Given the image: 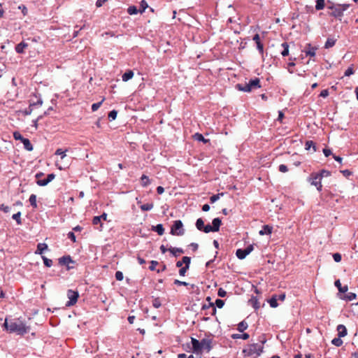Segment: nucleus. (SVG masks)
Here are the masks:
<instances>
[{
    "label": "nucleus",
    "mask_w": 358,
    "mask_h": 358,
    "mask_svg": "<svg viewBox=\"0 0 358 358\" xmlns=\"http://www.w3.org/2000/svg\"><path fill=\"white\" fill-rule=\"evenodd\" d=\"M336 330L338 331V337H344L347 335V329L343 324H339L337 326Z\"/></svg>",
    "instance_id": "f8f14e48"
},
{
    "label": "nucleus",
    "mask_w": 358,
    "mask_h": 358,
    "mask_svg": "<svg viewBox=\"0 0 358 358\" xmlns=\"http://www.w3.org/2000/svg\"><path fill=\"white\" fill-rule=\"evenodd\" d=\"M203 231H204L205 233H209L210 231H213V229L211 225L207 224V225L204 226Z\"/></svg>",
    "instance_id": "680f3d73"
},
{
    "label": "nucleus",
    "mask_w": 358,
    "mask_h": 358,
    "mask_svg": "<svg viewBox=\"0 0 358 358\" xmlns=\"http://www.w3.org/2000/svg\"><path fill=\"white\" fill-rule=\"evenodd\" d=\"M103 100H104V99H102L101 101H99V102H97V103H93V104L92 105V111H94H94L97 110L99 108V107L101 106V104H102V103H103Z\"/></svg>",
    "instance_id": "79ce46f5"
},
{
    "label": "nucleus",
    "mask_w": 358,
    "mask_h": 358,
    "mask_svg": "<svg viewBox=\"0 0 358 358\" xmlns=\"http://www.w3.org/2000/svg\"><path fill=\"white\" fill-rule=\"evenodd\" d=\"M257 45V48L260 54V55L262 57L264 56V45L262 42H258L257 43H256Z\"/></svg>",
    "instance_id": "58836bf2"
},
{
    "label": "nucleus",
    "mask_w": 358,
    "mask_h": 358,
    "mask_svg": "<svg viewBox=\"0 0 358 358\" xmlns=\"http://www.w3.org/2000/svg\"><path fill=\"white\" fill-rule=\"evenodd\" d=\"M71 262H73V261H72L71 258L70 257V256L62 257L59 259V263L61 265L69 266V263H71Z\"/></svg>",
    "instance_id": "f3484780"
},
{
    "label": "nucleus",
    "mask_w": 358,
    "mask_h": 358,
    "mask_svg": "<svg viewBox=\"0 0 358 358\" xmlns=\"http://www.w3.org/2000/svg\"><path fill=\"white\" fill-rule=\"evenodd\" d=\"M153 306L157 308H158L161 306V303L159 299H156L154 300Z\"/></svg>",
    "instance_id": "774afa93"
},
{
    "label": "nucleus",
    "mask_w": 358,
    "mask_h": 358,
    "mask_svg": "<svg viewBox=\"0 0 358 358\" xmlns=\"http://www.w3.org/2000/svg\"><path fill=\"white\" fill-rule=\"evenodd\" d=\"M24 145V148L28 151H32L34 148L30 141L28 138H24L22 141Z\"/></svg>",
    "instance_id": "aec40b11"
},
{
    "label": "nucleus",
    "mask_w": 358,
    "mask_h": 358,
    "mask_svg": "<svg viewBox=\"0 0 358 358\" xmlns=\"http://www.w3.org/2000/svg\"><path fill=\"white\" fill-rule=\"evenodd\" d=\"M354 73L352 65L349 66L344 73L345 76H350Z\"/></svg>",
    "instance_id": "de8ad7c7"
},
{
    "label": "nucleus",
    "mask_w": 358,
    "mask_h": 358,
    "mask_svg": "<svg viewBox=\"0 0 358 358\" xmlns=\"http://www.w3.org/2000/svg\"><path fill=\"white\" fill-rule=\"evenodd\" d=\"M272 227L269 226V225H264L262 229L259 231V234L263 236V235H268V234H271L272 233Z\"/></svg>",
    "instance_id": "4468645a"
},
{
    "label": "nucleus",
    "mask_w": 358,
    "mask_h": 358,
    "mask_svg": "<svg viewBox=\"0 0 358 358\" xmlns=\"http://www.w3.org/2000/svg\"><path fill=\"white\" fill-rule=\"evenodd\" d=\"M34 106V104H29V106L28 108L25 109L24 111H23V113L24 115H29L31 113H32V110H33V108L32 107Z\"/></svg>",
    "instance_id": "09e8293b"
},
{
    "label": "nucleus",
    "mask_w": 358,
    "mask_h": 358,
    "mask_svg": "<svg viewBox=\"0 0 358 358\" xmlns=\"http://www.w3.org/2000/svg\"><path fill=\"white\" fill-rule=\"evenodd\" d=\"M279 171L282 173H286L288 171V168L286 165L285 164H280L279 166Z\"/></svg>",
    "instance_id": "e2e57ef3"
},
{
    "label": "nucleus",
    "mask_w": 358,
    "mask_h": 358,
    "mask_svg": "<svg viewBox=\"0 0 358 358\" xmlns=\"http://www.w3.org/2000/svg\"><path fill=\"white\" fill-rule=\"evenodd\" d=\"M67 296L69 301L66 303L67 306H73L78 301V298L79 296V294L76 291H73L72 289H69L67 292Z\"/></svg>",
    "instance_id": "0eeeda50"
},
{
    "label": "nucleus",
    "mask_w": 358,
    "mask_h": 358,
    "mask_svg": "<svg viewBox=\"0 0 358 358\" xmlns=\"http://www.w3.org/2000/svg\"><path fill=\"white\" fill-rule=\"evenodd\" d=\"M217 295L220 297H224L227 295V292L224 289L220 288L217 291Z\"/></svg>",
    "instance_id": "603ef678"
},
{
    "label": "nucleus",
    "mask_w": 358,
    "mask_h": 358,
    "mask_svg": "<svg viewBox=\"0 0 358 358\" xmlns=\"http://www.w3.org/2000/svg\"><path fill=\"white\" fill-rule=\"evenodd\" d=\"M356 294L353 293V292H348L343 297V299L346 300V301H353L354 299H356Z\"/></svg>",
    "instance_id": "393cba45"
},
{
    "label": "nucleus",
    "mask_w": 358,
    "mask_h": 358,
    "mask_svg": "<svg viewBox=\"0 0 358 358\" xmlns=\"http://www.w3.org/2000/svg\"><path fill=\"white\" fill-rule=\"evenodd\" d=\"M189 267L185 266L184 267H182L179 270V274L181 276H184L185 275L186 271L189 269Z\"/></svg>",
    "instance_id": "6e6d98bb"
},
{
    "label": "nucleus",
    "mask_w": 358,
    "mask_h": 358,
    "mask_svg": "<svg viewBox=\"0 0 358 358\" xmlns=\"http://www.w3.org/2000/svg\"><path fill=\"white\" fill-rule=\"evenodd\" d=\"M254 249L253 245H250L245 249H238L236 255L240 259H243L247 255H248Z\"/></svg>",
    "instance_id": "6e6552de"
},
{
    "label": "nucleus",
    "mask_w": 358,
    "mask_h": 358,
    "mask_svg": "<svg viewBox=\"0 0 358 358\" xmlns=\"http://www.w3.org/2000/svg\"><path fill=\"white\" fill-rule=\"evenodd\" d=\"M223 194H224L223 193H221V194H214V195L211 196L210 198V202L214 203V202L217 201L220 199V196H223Z\"/></svg>",
    "instance_id": "a18cd8bd"
},
{
    "label": "nucleus",
    "mask_w": 358,
    "mask_h": 358,
    "mask_svg": "<svg viewBox=\"0 0 358 358\" xmlns=\"http://www.w3.org/2000/svg\"><path fill=\"white\" fill-rule=\"evenodd\" d=\"M282 47L283 48V50L281 52V55L283 57L287 56L289 55V45L287 43L285 42L282 43Z\"/></svg>",
    "instance_id": "c85d7f7f"
},
{
    "label": "nucleus",
    "mask_w": 358,
    "mask_h": 358,
    "mask_svg": "<svg viewBox=\"0 0 358 358\" xmlns=\"http://www.w3.org/2000/svg\"><path fill=\"white\" fill-rule=\"evenodd\" d=\"M29 201L30 202L31 206L34 208H37V203H36V196L34 194H31L29 199Z\"/></svg>",
    "instance_id": "cd10ccee"
},
{
    "label": "nucleus",
    "mask_w": 358,
    "mask_h": 358,
    "mask_svg": "<svg viewBox=\"0 0 358 358\" xmlns=\"http://www.w3.org/2000/svg\"><path fill=\"white\" fill-rule=\"evenodd\" d=\"M48 249V245L43 243H40L37 245V249L35 252L36 254L42 255L43 252Z\"/></svg>",
    "instance_id": "2eb2a0df"
},
{
    "label": "nucleus",
    "mask_w": 358,
    "mask_h": 358,
    "mask_svg": "<svg viewBox=\"0 0 358 358\" xmlns=\"http://www.w3.org/2000/svg\"><path fill=\"white\" fill-rule=\"evenodd\" d=\"M0 210L3 211L4 213H8L10 211V208L8 206H5L4 204H1L0 206Z\"/></svg>",
    "instance_id": "69168bd1"
},
{
    "label": "nucleus",
    "mask_w": 358,
    "mask_h": 358,
    "mask_svg": "<svg viewBox=\"0 0 358 358\" xmlns=\"http://www.w3.org/2000/svg\"><path fill=\"white\" fill-rule=\"evenodd\" d=\"M343 341L341 340V337L334 338L331 341V343L334 345L335 346L340 347L343 345Z\"/></svg>",
    "instance_id": "f704fd0d"
},
{
    "label": "nucleus",
    "mask_w": 358,
    "mask_h": 358,
    "mask_svg": "<svg viewBox=\"0 0 358 358\" xmlns=\"http://www.w3.org/2000/svg\"><path fill=\"white\" fill-rule=\"evenodd\" d=\"M329 10H331L332 12L330 13V15L334 16L336 18L339 19L341 20V17L343 15V13L342 12L341 9L338 6V5H332L328 7Z\"/></svg>",
    "instance_id": "1a4fd4ad"
},
{
    "label": "nucleus",
    "mask_w": 358,
    "mask_h": 358,
    "mask_svg": "<svg viewBox=\"0 0 358 358\" xmlns=\"http://www.w3.org/2000/svg\"><path fill=\"white\" fill-rule=\"evenodd\" d=\"M127 12L129 15H135L138 13V10L136 6H132L128 8Z\"/></svg>",
    "instance_id": "4c0bfd02"
},
{
    "label": "nucleus",
    "mask_w": 358,
    "mask_h": 358,
    "mask_svg": "<svg viewBox=\"0 0 358 358\" xmlns=\"http://www.w3.org/2000/svg\"><path fill=\"white\" fill-rule=\"evenodd\" d=\"M92 224L94 225H97L99 224H101V226H102V224L101 223V219L99 216L94 217L92 220Z\"/></svg>",
    "instance_id": "13d9d810"
},
{
    "label": "nucleus",
    "mask_w": 358,
    "mask_h": 358,
    "mask_svg": "<svg viewBox=\"0 0 358 358\" xmlns=\"http://www.w3.org/2000/svg\"><path fill=\"white\" fill-rule=\"evenodd\" d=\"M248 327V324L246 322L242 321L238 324V331L240 332H243Z\"/></svg>",
    "instance_id": "b1692460"
},
{
    "label": "nucleus",
    "mask_w": 358,
    "mask_h": 358,
    "mask_svg": "<svg viewBox=\"0 0 358 358\" xmlns=\"http://www.w3.org/2000/svg\"><path fill=\"white\" fill-rule=\"evenodd\" d=\"M67 236H68V238H70L73 243H75L76 241V236L73 232H72V231L69 232Z\"/></svg>",
    "instance_id": "0e129e2a"
},
{
    "label": "nucleus",
    "mask_w": 358,
    "mask_h": 358,
    "mask_svg": "<svg viewBox=\"0 0 358 358\" xmlns=\"http://www.w3.org/2000/svg\"><path fill=\"white\" fill-rule=\"evenodd\" d=\"M212 228L213 229V231L214 232H217L219 231L220 229V227L222 224V221L220 218L217 217V218H214L213 220V222H212Z\"/></svg>",
    "instance_id": "ddd939ff"
},
{
    "label": "nucleus",
    "mask_w": 358,
    "mask_h": 358,
    "mask_svg": "<svg viewBox=\"0 0 358 358\" xmlns=\"http://www.w3.org/2000/svg\"><path fill=\"white\" fill-rule=\"evenodd\" d=\"M194 138L198 141H202L204 143H206L207 142L209 141L208 139H206L202 134H199V133H196L194 135Z\"/></svg>",
    "instance_id": "a878e982"
},
{
    "label": "nucleus",
    "mask_w": 358,
    "mask_h": 358,
    "mask_svg": "<svg viewBox=\"0 0 358 358\" xmlns=\"http://www.w3.org/2000/svg\"><path fill=\"white\" fill-rule=\"evenodd\" d=\"M154 204L152 203H148L141 206V209L143 211H148L153 208Z\"/></svg>",
    "instance_id": "bb28decb"
},
{
    "label": "nucleus",
    "mask_w": 358,
    "mask_h": 358,
    "mask_svg": "<svg viewBox=\"0 0 358 358\" xmlns=\"http://www.w3.org/2000/svg\"><path fill=\"white\" fill-rule=\"evenodd\" d=\"M66 151H67V150L64 151V150H62V149L58 148L55 152V155H60L61 159H64L66 156Z\"/></svg>",
    "instance_id": "ea45409f"
},
{
    "label": "nucleus",
    "mask_w": 358,
    "mask_h": 358,
    "mask_svg": "<svg viewBox=\"0 0 358 358\" xmlns=\"http://www.w3.org/2000/svg\"><path fill=\"white\" fill-rule=\"evenodd\" d=\"M4 326L9 332L17 333L18 335H24L29 330V328L20 320L8 322L6 320Z\"/></svg>",
    "instance_id": "f257e3e1"
},
{
    "label": "nucleus",
    "mask_w": 358,
    "mask_h": 358,
    "mask_svg": "<svg viewBox=\"0 0 358 358\" xmlns=\"http://www.w3.org/2000/svg\"><path fill=\"white\" fill-rule=\"evenodd\" d=\"M319 176H320L321 179L324 177H328L331 175V173L329 171L322 169L320 172L317 173Z\"/></svg>",
    "instance_id": "e433bc0d"
},
{
    "label": "nucleus",
    "mask_w": 358,
    "mask_h": 358,
    "mask_svg": "<svg viewBox=\"0 0 358 358\" xmlns=\"http://www.w3.org/2000/svg\"><path fill=\"white\" fill-rule=\"evenodd\" d=\"M317 48L316 47L312 46L310 43L307 44L306 49L305 50V53L306 56L314 57L316 53V50Z\"/></svg>",
    "instance_id": "9b49d317"
},
{
    "label": "nucleus",
    "mask_w": 358,
    "mask_h": 358,
    "mask_svg": "<svg viewBox=\"0 0 358 358\" xmlns=\"http://www.w3.org/2000/svg\"><path fill=\"white\" fill-rule=\"evenodd\" d=\"M336 40L334 38H328L325 43L324 48H329L335 45Z\"/></svg>",
    "instance_id": "72a5a7b5"
},
{
    "label": "nucleus",
    "mask_w": 358,
    "mask_h": 358,
    "mask_svg": "<svg viewBox=\"0 0 358 358\" xmlns=\"http://www.w3.org/2000/svg\"><path fill=\"white\" fill-rule=\"evenodd\" d=\"M134 76V72L132 71H127V72H125L122 76V79L124 82H127L129 80H130L131 78H132Z\"/></svg>",
    "instance_id": "412c9836"
},
{
    "label": "nucleus",
    "mask_w": 358,
    "mask_h": 358,
    "mask_svg": "<svg viewBox=\"0 0 358 358\" xmlns=\"http://www.w3.org/2000/svg\"><path fill=\"white\" fill-rule=\"evenodd\" d=\"M260 87V80L258 78L249 80L248 83L236 85V88L238 90L245 92H249L252 90L259 89Z\"/></svg>",
    "instance_id": "7ed1b4c3"
},
{
    "label": "nucleus",
    "mask_w": 358,
    "mask_h": 358,
    "mask_svg": "<svg viewBox=\"0 0 358 358\" xmlns=\"http://www.w3.org/2000/svg\"><path fill=\"white\" fill-rule=\"evenodd\" d=\"M277 300V295H273L272 297L268 300V303L271 307L272 308H276L278 306Z\"/></svg>",
    "instance_id": "5701e85b"
},
{
    "label": "nucleus",
    "mask_w": 358,
    "mask_h": 358,
    "mask_svg": "<svg viewBox=\"0 0 358 358\" xmlns=\"http://www.w3.org/2000/svg\"><path fill=\"white\" fill-rule=\"evenodd\" d=\"M169 251L175 257H178L179 255L184 253V250L179 248H172L169 249Z\"/></svg>",
    "instance_id": "dca6fc26"
},
{
    "label": "nucleus",
    "mask_w": 358,
    "mask_h": 358,
    "mask_svg": "<svg viewBox=\"0 0 358 358\" xmlns=\"http://www.w3.org/2000/svg\"><path fill=\"white\" fill-rule=\"evenodd\" d=\"M55 178V175L54 173H50L48 175V176L45 179L38 180L36 183L39 186H45L50 182H51Z\"/></svg>",
    "instance_id": "9d476101"
},
{
    "label": "nucleus",
    "mask_w": 358,
    "mask_h": 358,
    "mask_svg": "<svg viewBox=\"0 0 358 358\" xmlns=\"http://www.w3.org/2000/svg\"><path fill=\"white\" fill-rule=\"evenodd\" d=\"M148 3L145 1L143 0L141 2V10H140L141 13H143L147 8H148Z\"/></svg>",
    "instance_id": "5fc2aeb1"
},
{
    "label": "nucleus",
    "mask_w": 358,
    "mask_h": 358,
    "mask_svg": "<svg viewBox=\"0 0 358 358\" xmlns=\"http://www.w3.org/2000/svg\"><path fill=\"white\" fill-rule=\"evenodd\" d=\"M335 286L338 288V291L341 293H345L348 291V286L345 285L344 287L341 286V283L340 282V280H337L334 282Z\"/></svg>",
    "instance_id": "a211bd4d"
},
{
    "label": "nucleus",
    "mask_w": 358,
    "mask_h": 358,
    "mask_svg": "<svg viewBox=\"0 0 358 358\" xmlns=\"http://www.w3.org/2000/svg\"><path fill=\"white\" fill-rule=\"evenodd\" d=\"M182 264H185L186 266L189 267L191 259L189 257H183L182 259Z\"/></svg>",
    "instance_id": "8fccbe9b"
},
{
    "label": "nucleus",
    "mask_w": 358,
    "mask_h": 358,
    "mask_svg": "<svg viewBox=\"0 0 358 358\" xmlns=\"http://www.w3.org/2000/svg\"><path fill=\"white\" fill-rule=\"evenodd\" d=\"M124 275L122 271H117L115 273V278L117 280L121 281L123 280Z\"/></svg>",
    "instance_id": "3c124183"
},
{
    "label": "nucleus",
    "mask_w": 358,
    "mask_h": 358,
    "mask_svg": "<svg viewBox=\"0 0 358 358\" xmlns=\"http://www.w3.org/2000/svg\"><path fill=\"white\" fill-rule=\"evenodd\" d=\"M193 352L196 354H200L205 350L207 352L212 349V340L210 338H203L201 341L194 338H191Z\"/></svg>",
    "instance_id": "f03ea898"
},
{
    "label": "nucleus",
    "mask_w": 358,
    "mask_h": 358,
    "mask_svg": "<svg viewBox=\"0 0 358 358\" xmlns=\"http://www.w3.org/2000/svg\"><path fill=\"white\" fill-rule=\"evenodd\" d=\"M20 217H21V213L17 212V213H15L13 215L12 218L16 221L17 224H21L22 220H21Z\"/></svg>",
    "instance_id": "c9c22d12"
},
{
    "label": "nucleus",
    "mask_w": 358,
    "mask_h": 358,
    "mask_svg": "<svg viewBox=\"0 0 358 358\" xmlns=\"http://www.w3.org/2000/svg\"><path fill=\"white\" fill-rule=\"evenodd\" d=\"M215 304H216V306L219 308H222L224 304V302L223 300L222 299H217L215 301Z\"/></svg>",
    "instance_id": "052dcab7"
},
{
    "label": "nucleus",
    "mask_w": 358,
    "mask_h": 358,
    "mask_svg": "<svg viewBox=\"0 0 358 358\" xmlns=\"http://www.w3.org/2000/svg\"><path fill=\"white\" fill-rule=\"evenodd\" d=\"M117 111L113 110H111L109 113H108V119L110 120H114L116 117H117Z\"/></svg>",
    "instance_id": "49530a36"
},
{
    "label": "nucleus",
    "mask_w": 358,
    "mask_h": 358,
    "mask_svg": "<svg viewBox=\"0 0 358 358\" xmlns=\"http://www.w3.org/2000/svg\"><path fill=\"white\" fill-rule=\"evenodd\" d=\"M307 181L310 183L311 185L316 187L319 192L322 189V179L320 176L317 173H312L310 176L307 178Z\"/></svg>",
    "instance_id": "39448f33"
},
{
    "label": "nucleus",
    "mask_w": 358,
    "mask_h": 358,
    "mask_svg": "<svg viewBox=\"0 0 358 358\" xmlns=\"http://www.w3.org/2000/svg\"><path fill=\"white\" fill-rule=\"evenodd\" d=\"M44 264L47 267H50L52 265V261L45 256H42Z\"/></svg>",
    "instance_id": "a19ab883"
},
{
    "label": "nucleus",
    "mask_w": 358,
    "mask_h": 358,
    "mask_svg": "<svg viewBox=\"0 0 358 358\" xmlns=\"http://www.w3.org/2000/svg\"><path fill=\"white\" fill-rule=\"evenodd\" d=\"M324 6H325L324 0H317L316 5H315V9L317 10H322L324 8Z\"/></svg>",
    "instance_id": "2f4dec72"
},
{
    "label": "nucleus",
    "mask_w": 358,
    "mask_h": 358,
    "mask_svg": "<svg viewBox=\"0 0 358 358\" xmlns=\"http://www.w3.org/2000/svg\"><path fill=\"white\" fill-rule=\"evenodd\" d=\"M152 230L156 231L160 236L163 235L164 233V229L162 224H158L155 227H153Z\"/></svg>",
    "instance_id": "4be33fe9"
},
{
    "label": "nucleus",
    "mask_w": 358,
    "mask_h": 358,
    "mask_svg": "<svg viewBox=\"0 0 358 358\" xmlns=\"http://www.w3.org/2000/svg\"><path fill=\"white\" fill-rule=\"evenodd\" d=\"M158 262L157 261H155V260H152L150 262V266H149V268L150 271H155V267L157 265H158Z\"/></svg>",
    "instance_id": "4d7b16f0"
},
{
    "label": "nucleus",
    "mask_w": 358,
    "mask_h": 358,
    "mask_svg": "<svg viewBox=\"0 0 358 358\" xmlns=\"http://www.w3.org/2000/svg\"><path fill=\"white\" fill-rule=\"evenodd\" d=\"M13 138L15 139V140H17V141H20L21 142L23 141V139H24L25 138H24L20 132L18 131H15L13 132Z\"/></svg>",
    "instance_id": "c03bdc74"
},
{
    "label": "nucleus",
    "mask_w": 358,
    "mask_h": 358,
    "mask_svg": "<svg viewBox=\"0 0 358 358\" xmlns=\"http://www.w3.org/2000/svg\"><path fill=\"white\" fill-rule=\"evenodd\" d=\"M231 337L234 338V339H238V338H242L243 340H247L249 338L250 336L247 333H244L243 334H233L231 336Z\"/></svg>",
    "instance_id": "c756f323"
},
{
    "label": "nucleus",
    "mask_w": 358,
    "mask_h": 358,
    "mask_svg": "<svg viewBox=\"0 0 358 358\" xmlns=\"http://www.w3.org/2000/svg\"><path fill=\"white\" fill-rule=\"evenodd\" d=\"M251 301L252 303L253 307L255 309H258L260 307L259 303L256 298H252Z\"/></svg>",
    "instance_id": "864d4df0"
},
{
    "label": "nucleus",
    "mask_w": 358,
    "mask_h": 358,
    "mask_svg": "<svg viewBox=\"0 0 358 358\" xmlns=\"http://www.w3.org/2000/svg\"><path fill=\"white\" fill-rule=\"evenodd\" d=\"M333 258L336 262H340L341 261V255L339 253H334Z\"/></svg>",
    "instance_id": "bf43d9fd"
},
{
    "label": "nucleus",
    "mask_w": 358,
    "mask_h": 358,
    "mask_svg": "<svg viewBox=\"0 0 358 358\" xmlns=\"http://www.w3.org/2000/svg\"><path fill=\"white\" fill-rule=\"evenodd\" d=\"M174 284L176 285H184V286H187L188 285L187 282H183V281H180L179 280H174Z\"/></svg>",
    "instance_id": "338daca9"
},
{
    "label": "nucleus",
    "mask_w": 358,
    "mask_h": 358,
    "mask_svg": "<svg viewBox=\"0 0 358 358\" xmlns=\"http://www.w3.org/2000/svg\"><path fill=\"white\" fill-rule=\"evenodd\" d=\"M185 233L183 224L181 220H176L171 229V234L173 235L182 236Z\"/></svg>",
    "instance_id": "423d86ee"
},
{
    "label": "nucleus",
    "mask_w": 358,
    "mask_h": 358,
    "mask_svg": "<svg viewBox=\"0 0 358 358\" xmlns=\"http://www.w3.org/2000/svg\"><path fill=\"white\" fill-rule=\"evenodd\" d=\"M28 46V44L24 42H21L15 47V50L17 53H23L24 50Z\"/></svg>",
    "instance_id": "6ab92c4d"
},
{
    "label": "nucleus",
    "mask_w": 358,
    "mask_h": 358,
    "mask_svg": "<svg viewBox=\"0 0 358 358\" xmlns=\"http://www.w3.org/2000/svg\"><path fill=\"white\" fill-rule=\"evenodd\" d=\"M141 185L143 187L148 186L150 184V182L149 178L147 176H145V175H143L141 176Z\"/></svg>",
    "instance_id": "473e14b6"
},
{
    "label": "nucleus",
    "mask_w": 358,
    "mask_h": 358,
    "mask_svg": "<svg viewBox=\"0 0 358 358\" xmlns=\"http://www.w3.org/2000/svg\"><path fill=\"white\" fill-rule=\"evenodd\" d=\"M305 147L306 150H310L311 147L313 148L314 151H315V143L312 141H308L306 142Z\"/></svg>",
    "instance_id": "37998d69"
},
{
    "label": "nucleus",
    "mask_w": 358,
    "mask_h": 358,
    "mask_svg": "<svg viewBox=\"0 0 358 358\" xmlns=\"http://www.w3.org/2000/svg\"><path fill=\"white\" fill-rule=\"evenodd\" d=\"M262 348L261 345L258 343L250 344L243 350V353L248 356L259 355L262 352Z\"/></svg>",
    "instance_id": "20e7f679"
},
{
    "label": "nucleus",
    "mask_w": 358,
    "mask_h": 358,
    "mask_svg": "<svg viewBox=\"0 0 358 358\" xmlns=\"http://www.w3.org/2000/svg\"><path fill=\"white\" fill-rule=\"evenodd\" d=\"M196 227L198 230L203 231L204 228V222L201 218L197 219L196 222Z\"/></svg>",
    "instance_id": "7c9ffc66"
}]
</instances>
